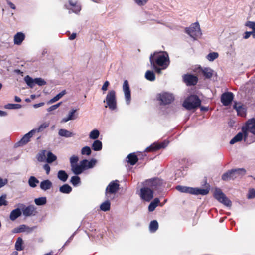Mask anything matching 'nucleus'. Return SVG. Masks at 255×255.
I'll return each instance as SVG.
<instances>
[{"label":"nucleus","instance_id":"obj_43","mask_svg":"<svg viewBox=\"0 0 255 255\" xmlns=\"http://www.w3.org/2000/svg\"><path fill=\"white\" fill-rule=\"evenodd\" d=\"M34 202L36 205L38 206H42L46 204L47 199L46 197H41L37 198H35Z\"/></svg>","mask_w":255,"mask_h":255},{"label":"nucleus","instance_id":"obj_61","mask_svg":"<svg viewBox=\"0 0 255 255\" xmlns=\"http://www.w3.org/2000/svg\"><path fill=\"white\" fill-rule=\"evenodd\" d=\"M76 233V232H75L69 238V239L67 240V241L65 242L63 246L62 247V249L64 248V247L67 245L73 239L74 236L75 235Z\"/></svg>","mask_w":255,"mask_h":255},{"label":"nucleus","instance_id":"obj_52","mask_svg":"<svg viewBox=\"0 0 255 255\" xmlns=\"http://www.w3.org/2000/svg\"><path fill=\"white\" fill-rule=\"evenodd\" d=\"M6 195L3 194L0 196V206H6L8 205V202L6 200Z\"/></svg>","mask_w":255,"mask_h":255},{"label":"nucleus","instance_id":"obj_57","mask_svg":"<svg viewBox=\"0 0 255 255\" xmlns=\"http://www.w3.org/2000/svg\"><path fill=\"white\" fill-rule=\"evenodd\" d=\"M185 174V171L182 170L181 169H178L177 170L175 171V176L176 178H179L182 176H184V175Z\"/></svg>","mask_w":255,"mask_h":255},{"label":"nucleus","instance_id":"obj_48","mask_svg":"<svg viewBox=\"0 0 255 255\" xmlns=\"http://www.w3.org/2000/svg\"><path fill=\"white\" fill-rule=\"evenodd\" d=\"M7 109H18L21 108V105L18 104H7L4 106Z\"/></svg>","mask_w":255,"mask_h":255},{"label":"nucleus","instance_id":"obj_51","mask_svg":"<svg viewBox=\"0 0 255 255\" xmlns=\"http://www.w3.org/2000/svg\"><path fill=\"white\" fill-rule=\"evenodd\" d=\"M79 160V158L78 156L76 155H73L70 158V163L71 167L72 166H74L75 165L78 164L77 162Z\"/></svg>","mask_w":255,"mask_h":255},{"label":"nucleus","instance_id":"obj_39","mask_svg":"<svg viewBox=\"0 0 255 255\" xmlns=\"http://www.w3.org/2000/svg\"><path fill=\"white\" fill-rule=\"evenodd\" d=\"M110 202L107 200L101 204L100 208L101 210L106 212L110 209Z\"/></svg>","mask_w":255,"mask_h":255},{"label":"nucleus","instance_id":"obj_18","mask_svg":"<svg viewBox=\"0 0 255 255\" xmlns=\"http://www.w3.org/2000/svg\"><path fill=\"white\" fill-rule=\"evenodd\" d=\"M168 142L164 141L160 143L154 142L145 149V152L154 151L167 146Z\"/></svg>","mask_w":255,"mask_h":255},{"label":"nucleus","instance_id":"obj_20","mask_svg":"<svg viewBox=\"0 0 255 255\" xmlns=\"http://www.w3.org/2000/svg\"><path fill=\"white\" fill-rule=\"evenodd\" d=\"M81 166L84 171L92 168L96 164V160L95 159H91L90 161L87 159H83L80 161Z\"/></svg>","mask_w":255,"mask_h":255},{"label":"nucleus","instance_id":"obj_13","mask_svg":"<svg viewBox=\"0 0 255 255\" xmlns=\"http://www.w3.org/2000/svg\"><path fill=\"white\" fill-rule=\"evenodd\" d=\"M183 81L187 86H194L198 81V77L192 74H186L182 76Z\"/></svg>","mask_w":255,"mask_h":255},{"label":"nucleus","instance_id":"obj_41","mask_svg":"<svg viewBox=\"0 0 255 255\" xmlns=\"http://www.w3.org/2000/svg\"><path fill=\"white\" fill-rule=\"evenodd\" d=\"M39 182V180L34 176H30L28 179L29 185L32 188L36 187Z\"/></svg>","mask_w":255,"mask_h":255},{"label":"nucleus","instance_id":"obj_11","mask_svg":"<svg viewBox=\"0 0 255 255\" xmlns=\"http://www.w3.org/2000/svg\"><path fill=\"white\" fill-rule=\"evenodd\" d=\"M140 196L142 200L149 202L153 198V191L148 187L141 188Z\"/></svg>","mask_w":255,"mask_h":255},{"label":"nucleus","instance_id":"obj_60","mask_svg":"<svg viewBox=\"0 0 255 255\" xmlns=\"http://www.w3.org/2000/svg\"><path fill=\"white\" fill-rule=\"evenodd\" d=\"M109 85L110 83L108 81H106L104 83L101 88V90L103 91V94H104L105 92H106L108 90V87L109 86Z\"/></svg>","mask_w":255,"mask_h":255},{"label":"nucleus","instance_id":"obj_7","mask_svg":"<svg viewBox=\"0 0 255 255\" xmlns=\"http://www.w3.org/2000/svg\"><path fill=\"white\" fill-rule=\"evenodd\" d=\"M185 32L194 40H196L202 35L200 25L198 22L192 23L189 27L186 28Z\"/></svg>","mask_w":255,"mask_h":255},{"label":"nucleus","instance_id":"obj_33","mask_svg":"<svg viewBox=\"0 0 255 255\" xmlns=\"http://www.w3.org/2000/svg\"><path fill=\"white\" fill-rule=\"evenodd\" d=\"M92 148L95 151H100L102 149V143L99 140H95L92 145Z\"/></svg>","mask_w":255,"mask_h":255},{"label":"nucleus","instance_id":"obj_35","mask_svg":"<svg viewBox=\"0 0 255 255\" xmlns=\"http://www.w3.org/2000/svg\"><path fill=\"white\" fill-rule=\"evenodd\" d=\"M158 228V223L156 220H153L150 222L149 230L150 233H155Z\"/></svg>","mask_w":255,"mask_h":255},{"label":"nucleus","instance_id":"obj_53","mask_svg":"<svg viewBox=\"0 0 255 255\" xmlns=\"http://www.w3.org/2000/svg\"><path fill=\"white\" fill-rule=\"evenodd\" d=\"M35 84H37L38 86H44L46 84V82L41 78H35Z\"/></svg>","mask_w":255,"mask_h":255},{"label":"nucleus","instance_id":"obj_63","mask_svg":"<svg viewBox=\"0 0 255 255\" xmlns=\"http://www.w3.org/2000/svg\"><path fill=\"white\" fill-rule=\"evenodd\" d=\"M252 34V31H246L245 32L243 38L245 39H247L250 37V36Z\"/></svg>","mask_w":255,"mask_h":255},{"label":"nucleus","instance_id":"obj_32","mask_svg":"<svg viewBox=\"0 0 255 255\" xmlns=\"http://www.w3.org/2000/svg\"><path fill=\"white\" fill-rule=\"evenodd\" d=\"M58 178L62 182H66L68 178V175L64 170H59L57 173Z\"/></svg>","mask_w":255,"mask_h":255},{"label":"nucleus","instance_id":"obj_64","mask_svg":"<svg viewBox=\"0 0 255 255\" xmlns=\"http://www.w3.org/2000/svg\"><path fill=\"white\" fill-rule=\"evenodd\" d=\"M43 168L46 171V174H49L50 171V167L49 165L46 164L43 166Z\"/></svg>","mask_w":255,"mask_h":255},{"label":"nucleus","instance_id":"obj_27","mask_svg":"<svg viewBox=\"0 0 255 255\" xmlns=\"http://www.w3.org/2000/svg\"><path fill=\"white\" fill-rule=\"evenodd\" d=\"M58 135L61 137L69 138L74 136L75 134L67 129H60L58 131Z\"/></svg>","mask_w":255,"mask_h":255},{"label":"nucleus","instance_id":"obj_42","mask_svg":"<svg viewBox=\"0 0 255 255\" xmlns=\"http://www.w3.org/2000/svg\"><path fill=\"white\" fill-rule=\"evenodd\" d=\"M23 240L21 237H18L17 239L15 244V249L18 251L23 250V248L22 247Z\"/></svg>","mask_w":255,"mask_h":255},{"label":"nucleus","instance_id":"obj_49","mask_svg":"<svg viewBox=\"0 0 255 255\" xmlns=\"http://www.w3.org/2000/svg\"><path fill=\"white\" fill-rule=\"evenodd\" d=\"M81 153L82 155L89 156L91 154V149L90 147L86 146L82 148Z\"/></svg>","mask_w":255,"mask_h":255},{"label":"nucleus","instance_id":"obj_62","mask_svg":"<svg viewBox=\"0 0 255 255\" xmlns=\"http://www.w3.org/2000/svg\"><path fill=\"white\" fill-rule=\"evenodd\" d=\"M8 182V180L7 179H2L0 177V188L3 187L5 185H6Z\"/></svg>","mask_w":255,"mask_h":255},{"label":"nucleus","instance_id":"obj_3","mask_svg":"<svg viewBox=\"0 0 255 255\" xmlns=\"http://www.w3.org/2000/svg\"><path fill=\"white\" fill-rule=\"evenodd\" d=\"M201 101L198 96L190 95L188 96L183 103V106L188 110L195 109L200 107Z\"/></svg>","mask_w":255,"mask_h":255},{"label":"nucleus","instance_id":"obj_10","mask_svg":"<svg viewBox=\"0 0 255 255\" xmlns=\"http://www.w3.org/2000/svg\"><path fill=\"white\" fill-rule=\"evenodd\" d=\"M23 215L25 217H30L36 215L37 212L36 207L33 205L26 206L24 204H20L19 205Z\"/></svg>","mask_w":255,"mask_h":255},{"label":"nucleus","instance_id":"obj_40","mask_svg":"<svg viewBox=\"0 0 255 255\" xmlns=\"http://www.w3.org/2000/svg\"><path fill=\"white\" fill-rule=\"evenodd\" d=\"M145 78L150 81H154L155 79V75L152 71L148 70L145 74Z\"/></svg>","mask_w":255,"mask_h":255},{"label":"nucleus","instance_id":"obj_26","mask_svg":"<svg viewBox=\"0 0 255 255\" xmlns=\"http://www.w3.org/2000/svg\"><path fill=\"white\" fill-rule=\"evenodd\" d=\"M25 38V35L22 32L17 33L14 37V43L16 45H20Z\"/></svg>","mask_w":255,"mask_h":255},{"label":"nucleus","instance_id":"obj_16","mask_svg":"<svg viewBox=\"0 0 255 255\" xmlns=\"http://www.w3.org/2000/svg\"><path fill=\"white\" fill-rule=\"evenodd\" d=\"M118 180L111 182L107 186L105 190V195L106 196L109 194H115L119 189V184Z\"/></svg>","mask_w":255,"mask_h":255},{"label":"nucleus","instance_id":"obj_46","mask_svg":"<svg viewBox=\"0 0 255 255\" xmlns=\"http://www.w3.org/2000/svg\"><path fill=\"white\" fill-rule=\"evenodd\" d=\"M100 132L97 129H94L91 131L89 134V138L91 139L97 140L99 137Z\"/></svg>","mask_w":255,"mask_h":255},{"label":"nucleus","instance_id":"obj_55","mask_svg":"<svg viewBox=\"0 0 255 255\" xmlns=\"http://www.w3.org/2000/svg\"><path fill=\"white\" fill-rule=\"evenodd\" d=\"M45 150L37 155V159L40 162L44 161L45 159Z\"/></svg>","mask_w":255,"mask_h":255},{"label":"nucleus","instance_id":"obj_36","mask_svg":"<svg viewBox=\"0 0 255 255\" xmlns=\"http://www.w3.org/2000/svg\"><path fill=\"white\" fill-rule=\"evenodd\" d=\"M24 81L25 82V83L28 85V86L31 88H33L35 85V79L32 78L29 75L26 76L24 77Z\"/></svg>","mask_w":255,"mask_h":255},{"label":"nucleus","instance_id":"obj_47","mask_svg":"<svg viewBox=\"0 0 255 255\" xmlns=\"http://www.w3.org/2000/svg\"><path fill=\"white\" fill-rule=\"evenodd\" d=\"M219 54L217 52H213L209 53L206 56L207 59L209 61H213L218 57Z\"/></svg>","mask_w":255,"mask_h":255},{"label":"nucleus","instance_id":"obj_38","mask_svg":"<svg viewBox=\"0 0 255 255\" xmlns=\"http://www.w3.org/2000/svg\"><path fill=\"white\" fill-rule=\"evenodd\" d=\"M149 59H150V62L151 65L152 66V68L158 74H161V70H164L165 69H162V67H159L157 65H156L155 64V63L154 62V61L153 60L152 56H150Z\"/></svg>","mask_w":255,"mask_h":255},{"label":"nucleus","instance_id":"obj_5","mask_svg":"<svg viewBox=\"0 0 255 255\" xmlns=\"http://www.w3.org/2000/svg\"><path fill=\"white\" fill-rule=\"evenodd\" d=\"M176 189L182 193H189L192 195H206L209 193V190L207 189H201L195 187H190L182 185H178Z\"/></svg>","mask_w":255,"mask_h":255},{"label":"nucleus","instance_id":"obj_25","mask_svg":"<svg viewBox=\"0 0 255 255\" xmlns=\"http://www.w3.org/2000/svg\"><path fill=\"white\" fill-rule=\"evenodd\" d=\"M243 139L245 141V134L243 132H240L230 140V144H234L237 142L241 141Z\"/></svg>","mask_w":255,"mask_h":255},{"label":"nucleus","instance_id":"obj_56","mask_svg":"<svg viewBox=\"0 0 255 255\" xmlns=\"http://www.w3.org/2000/svg\"><path fill=\"white\" fill-rule=\"evenodd\" d=\"M255 197V189H250L249 190L247 198L248 199H252Z\"/></svg>","mask_w":255,"mask_h":255},{"label":"nucleus","instance_id":"obj_17","mask_svg":"<svg viewBox=\"0 0 255 255\" xmlns=\"http://www.w3.org/2000/svg\"><path fill=\"white\" fill-rule=\"evenodd\" d=\"M234 99V94L231 92H226L222 94L221 96V102L224 106L229 105Z\"/></svg>","mask_w":255,"mask_h":255},{"label":"nucleus","instance_id":"obj_28","mask_svg":"<svg viewBox=\"0 0 255 255\" xmlns=\"http://www.w3.org/2000/svg\"><path fill=\"white\" fill-rule=\"evenodd\" d=\"M71 170L75 175H76L82 174L84 171L80 162H79V164L72 166V167H71Z\"/></svg>","mask_w":255,"mask_h":255},{"label":"nucleus","instance_id":"obj_29","mask_svg":"<svg viewBox=\"0 0 255 255\" xmlns=\"http://www.w3.org/2000/svg\"><path fill=\"white\" fill-rule=\"evenodd\" d=\"M202 73L206 79L211 78L214 73V71L211 68L205 67L202 69Z\"/></svg>","mask_w":255,"mask_h":255},{"label":"nucleus","instance_id":"obj_59","mask_svg":"<svg viewBox=\"0 0 255 255\" xmlns=\"http://www.w3.org/2000/svg\"><path fill=\"white\" fill-rule=\"evenodd\" d=\"M245 25L250 28L252 29L253 30H255V22L250 21H247Z\"/></svg>","mask_w":255,"mask_h":255},{"label":"nucleus","instance_id":"obj_2","mask_svg":"<svg viewBox=\"0 0 255 255\" xmlns=\"http://www.w3.org/2000/svg\"><path fill=\"white\" fill-rule=\"evenodd\" d=\"M150 56H152L156 65L162 67V69H166L169 66L170 60L166 52H154Z\"/></svg>","mask_w":255,"mask_h":255},{"label":"nucleus","instance_id":"obj_12","mask_svg":"<svg viewBox=\"0 0 255 255\" xmlns=\"http://www.w3.org/2000/svg\"><path fill=\"white\" fill-rule=\"evenodd\" d=\"M36 130H30L27 133L25 134L19 141L16 142L14 146L18 147L26 144L30 141V138L33 136Z\"/></svg>","mask_w":255,"mask_h":255},{"label":"nucleus","instance_id":"obj_58","mask_svg":"<svg viewBox=\"0 0 255 255\" xmlns=\"http://www.w3.org/2000/svg\"><path fill=\"white\" fill-rule=\"evenodd\" d=\"M136 4L138 6H141L145 5L149 0H133Z\"/></svg>","mask_w":255,"mask_h":255},{"label":"nucleus","instance_id":"obj_31","mask_svg":"<svg viewBox=\"0 0 255 255\" xmlns=\"http://www.w3.org/2000/svg\"><path fill=\"white\" fill-rule=\"evenodd\" d=\"M66 92L65 90L62 91L59 94L56 95L53 98L51 99L49 101L47 102V104H52L57 101H58L60 98H61L65 94H66Z\"/></svg>","mask_w":255,"mask_h":255},{"label":"nucleus","instance_id":"obj_14","mask_svg":"<svg viewBox=\"0 0 255 255\" xmlns=\"http://www.w3.org/2000/svg\"><path fill=\"white\" fill-rule=\"evenodd\" d=\"M123 91L127 104L129 105L131 101V91L128 81L125 80L123 84Z\"/></svg>","mask_w":255,"mask_h":255},{"label":"nucleus","instance_id":"obj_4","mask_svg":"<svg viewBox=\"0 0 255 255\" xmlns=\"http://www.w3.org/2000/svg\"><path fill=\"white\" fill-rule=\"evenodd\" d=\"M246 171L243 168L232 169L224 173L222 176V180L228 181L240 178L246 174Z\"/></svg>","mask_w":255,"mask_h":255},{"label":"nucleus","instance_id":"obj_44","mask_svg":"<svg viewBox=\"0 0 255 255\" xmlns=\"http://www.w3.org/2000/svg\"><path fill=\"white\" fill-rule=\"evenodd\" d=\"M70 182L74 187H76L81 184L80 178L78 176L75 175L71 177Z\"/></svg>","mask_w":255,"mask_h":255},{"label":"nucleus","instance_id":"obj_54","mask_svg":"<svg viewBox=\"0 0 255 255\" xmlns=\"http://www.w3.org/2000/svg\"><path fill=\"white\" fill-rule=\"evenodd\" d=\"M81 10V6L79 5L75 4L69 10V13H70L71 11L75 13H78Z\"/></svg>","mask_w":255,"mask_h":255},{"label":"nucleus","instance_id":"obj_9","mask_svg":"<svg viewBox=\"0 0 255 255\" xmlns=\"http://www.w3.org/2000/svg\"><path fill=\"white\" fill-rule=\"evenodd\" d=\"M213 196L217 200L226 206L231 207L232 206L231 201L227 198L221 189L216 188L214 192Z\"/></svg>","mask_w":255,"mask_h":255},{"label":"nucleus","instance_id":"obj_24","mask_svg":"<svg viewBox=\"0 0 255 255\" xmlns=\"http://www.w3.org/2000/svg\"><path fill=\"white\" fill-rule=\"evenodd\" d=\"M233 108L236 110L238 115L242 117L246 115V110L243 105H238L237 103H235Z\"/></svg>","mask_w":255,"mask_h":255},{"label":"nucleus","instance_id":"obj_34","mask_svg":"<svg viewBox=\"0 0 255 255\" xmlns=\"http://www.w3.org/2000/svg\"><path fill=\"white\" fill-rule=\"evenodd\" d=\"M72 190V187L67 184H65L59 188V191L64 194H69Z\"/></svg>","mask_w":255,"mask_h":255},{"label":"nucleus","instance_id":"obj_6","mask_svg":"<svg viewBox=\"0 0 255 255\" xmlns=\"http://www.w3.org/2000/svg\"><path fill=\"white\" fill-rule=\"evenodd\" d=\"M103 102L107 104L105 106L106 108L108 107L112 111L116 110L117 109L116 91L114 90L109 91Z\"/></svg>","mask_w":255,"mask_h":255},{"label":"nucleus","instance_id":"obj_21","mask_svg":"<svg viewBox=\"0 0 255 255\" xmlns=\"http://www.w3.org/2000/svg\"><path fill=\"white\" fill-rule=\"evenodd\" d=\"M52 187V182L49 180L46 179L43 180L40 182V188L41 190L43 191H46Z\"/></svg>","mask_w":255,"mask_h":255},{"label":"nucleus","instance_id":"obj_37","mask_svg":"<svg viewBox=\"0 0 255 255\" xmlns=\"http://www.w3.org/2000/svg\"><path fill=\"white\" fill-rule=\"evenodd\" d=\"M159 199L157 198H155L153 201H152L148 206V211L149 212L153 211L156 207L158 206L159 203Z\"/></svg>","mask_w":255,"mask_h":255},{"label":"nucleus","instance_id":"obj_22","mask_svg":"<svg viewBox=\"0 0 255 255\" xmlns=\"http://www.w3.org/2000/svg\"><path fill=\"white\" fill-rule=\"evenodd\" d=\"M77 111L76 109H72L68 113L67 116L66 117L63 118L61 122V123H66L70 120H72L75 119L77 117L75 116V113Z\"/></svg>","mask_w":255,"mask_h":255},{"label":"nucleus","instance_id":"obj_1","mask_svg":"<svg viewBox=\"0 0 255 255\" xmlns=\"http://www.w3.org/2000/svg\"><path fill=\"white\" fill-rule=\"evenodd\" d=\"M242 131L245 134V142L247 144H249L255 141V140L249 139L250 133L255 135V118L249 119L242 127Z\"/></svg>","mask_w":255,"mask_h":255},{"label":"nucleus","instance_id":"obj_30","mask_svg":"<svg viewBox=\"0 0 255 255\" xmlns=\"http://www.w3.org/2000/svg\"><path fill=\"white\" fill-rule=\"evenodd\" d=\"M128 162L131 165H135L138 161V158L134 153H130L127 157Z\"/></svg>","mask_w":255,"mask_h":255},{"label":"nucleus","instance_id":"obj_50","mask_svg":"<svg viewBox=\"0 0 255 255\" xmlns=\"http://www.w3.org/2000/svg\"><path fill=\"white\" fill-rule=\"evenodd\" d=\"M49 125V124L47 122H44L41 124L37 128L33 129V130H36V132H41L46 128H47Z\"/></svg>","mask_w":255,"mask_h":255},{"label":"nucleus","instance_id":"obj_23","mask_svg":"<svg viewBox=\"0 0 255 255\" xmlns=\"http://www.w3.org/2000/svg\"><path fill=\"white\" fill-rule=\"evenodd\" d=\"M22 214V212L21 211L20 208H17L14 210H13L10 214L9 218L11 221H14L19 217H20Z\"/></svg>","mask_w":255,"mask_h":255},{"label":"nucleus","instance_id":"obj_45","mask_svg":"<svg viewBox=\"0 0 255 255\" xmlns=\"http://www.w3.org/2000/svg\"><path fill=\"white\" fill-rule=\"evenodd\" d=\"M57 159V157L53 154L51 152L49 151L47 154L46 161L48 163H51Z\"/></svg>","mask_w":255,"mask_h":255},{"label":"nucleus","instance_id":"obj_8","mask_svg":"<svg viewBox=\"0 0 255 255\" xmlns=\"http://www.w3.org/2000/svg\"><path fill=\"white\" fill-rule=\"evenodd\" d=\"M146 185L151 187L152 190L160 191L165 186V182L159 178H154L146 180Z\"/></svg>","mask_w":255,"mask_h":255},{"label":"nucleus","instance_id":"obj_15","mask_svg":"<svg viewBox=\"0 0 255 255\" xmlns=\"http://www.w3.org/2000/svg\"><path fill=\"white\" fill-rule=\"evenodd\" d=\"M158 99L161 101V104L167 105L170 104L174 100V97L170 93L164 92L159 95Z\"/></svg>","mask_w":255,"mask_h":255},{"label":"nucleus","instance_id":"obj_19","mask_svg":"<svg viewBox=\"0 0 255 255\" xmlns=\"http://www.w3.org/2000/svg\"><path fill=\"white\" fill-rule=\"evenodd\" d=\"M37 228L36 226H33L30 227L27 226L26 225L22 224L20 225L19 227L17 228H15L12 231L13 233H23L26 232L27 233H30L32 232L35 229Z\"/></svg>","mask_w":255,"mask_h":255}]
</instances>
